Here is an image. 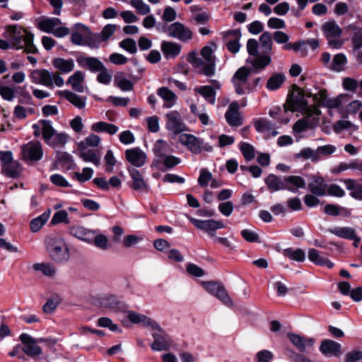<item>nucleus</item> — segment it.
Masks as SVG:
<instances>
[{
	"label": "nucleus",
	"instance_id": "1",
	"mask_svg": "<svg viewBox=\"0 0 362 362\" xmlns=\"http://www.w3.org/2000/svg\"><path fill=\"white\" fill-rule=\"evenodd\" d=\"M3 36L11 42L13 49H24L28 53L37 52V49L33 44V34L22 26L18 25L6 26Z\"/></svg>",
	"mask_w": 362,
	"mask_h": 362
},
{
	"label": "nucleus",
	"instance_id": "2",
	"mask_svg": "<svg viewBox=\"0 0 362 362\" xmlns=\"http://www.w3.org/2000/svg\"><path fill=\"white\" fill-rule=\"evenodd\" d=\"M211 47L204 46L201 50L202 58L197 56L196 52H191L188 56V62L198 72L206 76H211L215 73V57Z\"/></svg>",
	"mask_w": 362,
	"mask_h": 362
},
{
	"label": "nucleus",
	"instance_id": "3",
	"mask_svg": "<svg viewBox=\"0 0 362 362\" xmlns=\"http://www.w3.org/2000/svg\"><path fill=\"white\" fill-rule=\"evenodd\" d=\"M46 250L49 258L56 263L62 264L70 258L69 247L59 235H50L46 239Z\"/></svg>",
	"mask_w": 362,
	"mask_h": 362
},
{
	"label": "nucleus",
	"instance_id": "4",
	"mask_svg": "<svg viewBox=\"0 0 362 362\" xmlns=\"http://www.w3.org/2000/svg\"><path fill=\"white\" fill-rule=\"evenodd\" d=\"M314 94L311 93L310 90L301 89L298 86H295L285 104L286 111L289 110L291 112H300L301 113H305V112L316 105H308V102L305 100L307 98H313Z\"/></svg>",
	"mask_w": 362,
	"mask_h": 362
},
{
	"label": "nucleus",
	"instance_id": "5",
	"mask_svg": "<svg viewBox=\"0 0 362 362\" xmlns=\"http://www.w3.org/2000/svg\"><path fill=\"white\" fill-rule=\"evenodd\" d=\"M30 78L33 83L41 84L50 89L63 86L64 81L58 73H51L47 69H35L31 71Z\"/></svg>",
	"mask_w": 362,
	"mask_h": 362
},
{
	"label": "nucleus",
	"instance_id": "6",
	"mask_svg": "<svg viewBox=\"0 0 362 362\" xmlns=\"http://www.w3.org/2000/svg\"><path fill=\"white\" fill-rule=\"evenodd\" d=\"M302 114L303 118L296 121L293 126L295 134H301L309 129H313L319 122L321 111L317 106H313L305 113Z\"/></svg>",
	"mask_w": 362,
	"mask_h": 362
},
{
	"label": "nucleus",
	"instance_id": "7",
	"mask_svg": "<svg viewBox=\"0 0 362 362\" xmlns=\"http://www.w3.org/2000/svg\"><path fill=\"white\" fill-rule=\"evenodd\" d=\"M350 100L348 94H339L335 98H329L327 91L325 89L320 90L317 93L313 95L315 103L329 109H338L341 107Z\"/></svg>",
	"mask_w": 362,
	"mask_h": 362
},
{
	"label": "nucleus",
	"instance_id": "8",
	"mask_svg": "<svg viewBox=\"0 0 362 362\" xmlns=\"http://www.w3.org/2000/svg\"><path fill=\"white\" fill-rule=\"evenodd\" d=\"M0 161L2 174L10 178H18L21 175L23 168L19 162L13 160L11 151H0Z\"/></svg>",
	"mask_w": 362,
	"mask_h": 362
},
{
	"label": "nucleus",
	"instance_id": "9",
	"mask_svg": "<svg viewBox=\"0 0 362 362\" xmlns=\"http://www.w3.org/2000/svg\"><path fill=\"white\" fill-rule=\"evenodd\" d=\"M162 31L168 36L184 42L191 40L194 35L190 28L178 21L164 25Z\"/></svg>",
	"mask_w": 362,
	"mask_h": 362
},
{
	"label": "nucleus",
	"instance_id": "10",
	"mask_svg": "<svg viewBox=\"0 0 362 362\" xmlns=\"http://www.w3.org/2000/svg\"><path fill=\"white\" fill-rule=\"evenodd\" d=\"M44 141L53 148H61L65 146L69 140V136L66 132H57L52 124L45 123Z\"/></svg>",
	"mask_w": 362,
	"mask_h": 362
},
{
	"label": "nucleus",
	"instance_id": "11",
	"mask_svg": "<svg viewBox=\"0 0 362 362\" xmlns=\"http://www.w3.org/2000/svg\"><path fill=\"white\" fill-rule=\"evenodd\" d=\"M38 28L43 32L52 33L55 37L61 38L69 34V29L64 26L57 18H49L41 20Z\"/></svg>",
	"mask_w": 362,
	"mask_h": 362
},
{
	"label": "nucleus",
	"instance_id": "12",
	"mask_svg": "<svg viewBox=\"0 0 362 362\" xmlns=\"http://www.w3.org/2000/svg\"><path fill=\"white\" fill-rule=\"evenodd\" d=\"M321 29L330 47L339 49L342 46L343 42L339 40L342 34V30L335 21L325 22L322 24Z\"/></svg>",
	"mask_w": 362,
	"mask_h": 362
},
{
	"label": "nucleus",
	"instance_id": "13",
	"mask_svg": "<svg viewBox=\"0 0 362 362\" xmlns=\"http://www.w3.org/2000/svg\"><path fill=\"white\" fill-rule=\"evenodd\" d=\"M179 141L194 154H199L203 150L208 152L212 151V146L211 145L204 144L202 139L192 134H182L179 137Z\"/></svg>",
	"mask_w": 362,
	"mask_h": 362
},
{
	"label": "nucleus",
	"instance_id": "14",
	"mask_svg": "<svg viewBox=\"0 0 362 362\" xmlns=\"http://www.w3.org/2000/svg\"><path fill=\"white\" fill-rule=\"evenodd\" d=\"M165 129L175 135L187 130V127L177 110H170L165 115Z\"/></svg>",
	"mask_w": 362,
	"mask_h": 362
},
{
	"label": "nucleus",
	"instance_id": "15",
	"mask_svg": "<svg viewBox=\"0 0 362 362\" xmlns=\"http://www.w3.org/2000/svg\"><path fill=\"white\" fill-rule=\"evenodd\" d=\"M21 148L23 158L25 160L38 161L43 156L42 145L38 141H30Z\"/></svg>",
	"mask_w": 362,
	"mask_h": 362
},
{
	"label": "nucleus",
	"instance_id": "16",
	"mask_svg": "<svg viewBox=\"0 0 362 362\" xmlns=\"http://www.w3.org/2000/svg\"><path fill=\"white\" fill-rule=\"evenodd\" d=\"M20 339L23 344V351L30 357H36L42 354L41 348L38 346V343L45 341V340L40 339H34L30 335L23 333L20 335Z\"/></svg>",
	"mask_w": 362,
	"mask_h": 362
},
{
	"label": "nucleus",
	"instance_id": "17",
	"mask_svg": "<svg viewBox=\"0 0 362 362\" xmlns=\"http://www.w3.org/2000/svg\"><path fill=\"white\" fill-rule=\"evenodd\" d=\"M190 222L197 228L207 232L211 236H214V231L225 228V224L221 220H199L194 218H189Z\"/></svg>",
	"mask_w": 362,
	"mask_h": 362
},
{
	"label": "nucleus",
	"instance_id": "18",
	"mask_svg": "<svg viewBox=\"0 0 362 362\" xmlns=\"http://www.w3.org/2000/svg\"><path fill=\"white\" fill-rule=\"evenodd\" d=\"M156 332L152 334L154 339L153 342L151 344V347L153 351H163L167 350L170 346V339L169 336L161 329L152 327Z\"/></svg>",
	"mask_w": 362,
	"mask_h": 362
},
{
	"label": "nucleus",
	"instance_id": "19",
	"mask_svg": "<svg viewBox=\"0 0 362 362\" xmlns=\"http://www.w3.org/2000/svg\"><path fill=\"white\" fill-rule=\"evenodd\" d=\"M125 158L133 166L142 167L147 160L146 153L139 147H134L125 151Z\"/></svg>",
	"mask_w": 362,
	"mask_h": 362
},
{
	"label": "nucleus",
	"instance_id": "20",
	"mask_svg": "<svg viewBox=\"0 0 362 362\" xmlns=\"http://www.w3.org/2000/svg\"><path fill=\"white\" fill-rule=\"evenodd\" d=\"M288 338L291 342L301 352H307L315 344V339L305 338L294 333H288Z\"/></svg>",
	"mask_w": 362,
	"mask_h": 362
},
{
	"label": "nucleus",
	"instance_id": "21",
	"mask_svg": "<svg viewBox=\"0 0 362 362\" xmlns=\"http://www.w3.org/2000/svg\"><path fill=\"white\" fill-rule=\"evenodd\" d=\"M69 233L78 240L88 243H92L94 238V230L82 226H73L69 228Z\"/></svg>",
	"mask_w": 362,
	"mask_h": 362
},
{
	"label": "nucleus",
	"instance_id": "22",
	"mask_svg": "<svg viewBox=\"0 0 362 362\" xmlns=\"http://www.w3.org/2000/svg\"><path fill=\"white\" fill-rule=\"evenodd\" d=\"M239 105L237 102L230 104L225 114L228 124L231 127H239L242 124V119L238 112Z\"/></svg>",
	"mask_w": 362,
	"mask_h": 362
},
{
	"label": "nucleus",
	"instance_id": "23",
	"mask_svg": "<svg viewBox=\"0 0 362 362\" xmlns=\"http://www.w3.org/2000/svg\"><path fill=\"white\" fill-rule=\"evenodd\" d=\"M327 187L324 178L320 176H313L308 184L309 190L316 196L327 195Z\"/></svg>",
	"mask_w": 362,
	"mask_h": 362
},
{
	"label": "nucleus",
	"instance_id": "24",
	"mask_svg": "<svg viewBox=\"0 0 362 362\" xmlns=\"http://www.w3.org/2000/svg\"><path fill=\"white\" fill-rule=\"evenodd\" d=\"M76 30L71 35V41L76 45H85L86 37L90 34V29L83 24L76 23L75 25Z\"/></svg>",
	"mask_w": 362,
	"mask_h": 362
},
{
	"label": "nucleus",
	"instance_id": "25",
	"mask_svg": "<svg viewBox=\"0 0 362 362\" xmlns=\"http://www.w3.org/2000/svg\"><path fill=\"white\" fill-rule=\"evenodd\" d=\"M158 95L163 100L164 108H171L177 103V96L167 87H161L157 90Z\"/></svg>",
	"mask_w": 362,
	"mask_h": 362
},
{
	"label": "nucleus",
	"instance_id": "26",
	"mask_svg": "<svg viewBox=\"0 0 362 362\" xmlns=\"http://www.w3.org/2000/svg\"><path fill=\"white\" fill-rule=\"evenodd\" d=\"M320 351L326 356H338L341 354V345L330 339H325L322 341Z\"/></svg>",
	"mask_w": 362,
	"mask_h": 362
},
{
	"label": "nucleus",
	"instance_id": "27",
	"mask_svg": "<svg viewBox=\"0 0 362 362\" xmlns=\"http://www.w3.org/2000/svg\"><path fill=\"white\" fill-rule=\"evenodd\" d=\"M77 62L80 66L87 68L92 72H98L104 66L103 64L95 57H80L77 58Z\"/></svg>",
	"mask_w": 362,
	"mask_h": 362
},
{
	"label": "nucleus",
	"instance_id": "28",
	"mask_svg": "<svg viewBox=\"0 0 362 362\" xmlns=\"http://www.w3.org/2000/svg\"><path fill=\"white\" fill-rule=\"evenodd\" d=\"M160 48L164 57L170 59L175 58L180 53L182 46L177 42L163 41Z\"/></svg>",
	"mask_w": 362,
	"mask_h": 362
},
{
	"label": "nucleus",
	"instance_id": "29",
	"mask_svg": "<svg viewBox=\"0 0 362 362\" xmlns=\"http://www.w3.org/2000/svg\"><path fill=\"white\" fill-rule=\"evenodd\" d=\"M57 94L66 98L70 103L78 109H82L86 107V98L85 97L79 96L69 90H59Z\"/></svg>",
	"mask_w": 362,
	"mask_h": 362
},
{
	"label": "nucleus",
	"instance_id": "30",
	"mask_svg": "<svg viewBox=\"0 0 362 362\" xmlns=\"http://www.w3.org/2000/svg\"><path fill=\"white\" fill-rule=\"evenodd\" d=\"M53 66L61 74H68L72 71L75 64L73 59L55 58L52 62Z\"/></svg>",
	"mask_w": 362,
	"mask_h": 362
},
{
	"label": "nucleus",
	"instance_id": "31",
	"mask_svg": "<svg viewBox=\"0 0 362 362\" xmlns=\"http://www.w3.org/2000/svg\"><path fill=\"white\" fill-rule=\"evenodd\" d=\"M127 317L132 323L143 324L145 326H150L151 327L159 328V325L154 320L136 312L129 311L127 313Z\"/></svg>",
	"mask_w": 362,
	"mask_h": 362
},
{
	"label": "nucleus",
	"instance_id": "32",
	"mask_svg": "<svg viewBox=\"0 0 362 362\" xmlns=\"http://www.w3.org/2000/svg\"><path fill=\"white\" fill-rule=\"evenodd\" d=\"M85 80V74L81 71H76L68 78L66 83L70 85L73 90L78 93L84 90L83 83Z\"/></svg>",
	"mask_w": 362,
	"mask_h": 362
},
{
	"label": "nucleus",
	"instance_id": "33",
	"mask_svg": "<svg viewBox=\"0 0 362 362\" xmlns=\"http://www.w3.org/2000/svg\"><path fill=\"white\" fill-rule=\"evenodd\" d=\"M286 189L296 193L299 188H303L305 186V181L300 176L291 175L284 177Z\"/></svg>",
	"mask_w": 362,
	"mask_h": 362
},
{
	"label": "nucleus",
	"instance_id": "34",
	"mask_svg": "<svg viewBox=\"0 0 362 362\" xmlns=\"http://www.w3.org/2000/svg\"><path fill=\"white\" fill-rule=\"evenodd\" d=\"M130 177L132 180L131 187L137 191H148V185L143 179L139 171L136 169L129 170Z\"/></svg>",
	"mask_w": 362,
	"mask_h": 362
},
{
	"label": "nucleus",
	"instance_id": "35",
	"mask_svg": "<svg viewBox=\"0 0 362 362\" xmlns=\"http://www.w3.org/2000/svg\"><path fill=\"white\" fill-rule=\"evenodd\" d=\"M308 257L310 262L317 265L326 266L329 269L334 267L333 262L322 256L320 252L315 249L311 248L308 250Z\"/></svg>",
	"mask_w": 362,
	"mask_h": 362
},
{
	"label": "nucleus",
	"instance_id": "36",
	"mask_svg": "<svg viewBox=\"0 0 362 362\" xmlns=\"http://www.w3.org/2000/svg\"><path fill=\"white\" fill-rule=\"evenodd\" d=\"M265 184L267 188L271 192H277L280 190L286 189V185L284 182V179L282 180L281 177L274 175L270 174L265 178Z\"/></svg>",
	"mask_w": 362,
	"mask_h": 362
},
{
	"label": "nucleus",
	"instance_id": "37",
	"mask_svg": "<svg viewBox=\"0 0 362 362\" xmlns=\"http://www.w3.org/2000/svg\"><path fill=\"white\" fill-rule=\"evenodd\" d=\"M90 130L96 133L106 132L110 135H114L118 132L119 128L111 123L98 122L91 124Z\"/></svg>",
	"mask_w": 362,
	"mask_h": 362
},
{
	"label": "nucleus",
	"instance_id": "38",
	"mask_svg": "<svg viewBox=\"0 0 362 362\" xmlns=\"http://www.w3.org/2000/svg\"><path fill=\"white\" fill-rule=\"evenodd\" d=\"M346 187L351 191L350 196L356 199L362 201V180L355 181L354 180H346L344 181Z\"/></svg>",
	"mask_w": 362,
	"mask_h": 362
},
{
	"label": "nucleus",
	"instance_id": "39",
	"mask_svg": "<svg viewBox=\"0 0 362 362\" xmlns=\"http://www.w3.org/2000/svg\"><path fill=\"white\" fill-rule=\"evenodd\" d=\"M226 36H233V40H230L227 42L228 49L233 54H236L239 52L240 48V44L239 40L240 38L241 33L238 30H229L226 34Z\"/></svg>",
	"mask_w": 362,
	"mask_h": 362
},
{
	"label": "nucleus",
	"instance_id": "40",
	"mask_svg": "<svg viewBox=\"0 0 362 362\" xmlns=\"http://www.w3.org/2000/svg\"><path fill=\"white\" fill-rule=\"evenodd\" d=\"M347 64V58L343 53H339L334 56L333 59L329 66V69L336 71L341 72L346 69Z\"/></svg>",
	"mask_w": 362,
	"mask_h": 362
},
{
	"label": "nucleus",
	"instance_id": "41",
	"mask_svg": "<svg viewBox=\"0 0 362 362\" xmlns=\"http://www.w3.org/2000/svg\"><path fill=\"white\" fill-rule=\"evenodd\" d=\"M100 305L112 312H116L119 308V302L116 296L110 294L105 295L100 298Z\"/></svg>",
	"mask_w": 362,
	"mask_h": 362
},
{
	"label": "nucleus",
	"instance_id": "42",
	"mask_svg": "<svg viewBox=\"0 0 362 362\" xmlns=\"http://www.w3.org/2000/svg\"><path fill=\"white\" fill-rule=\"evenodd\" d=\"M328 231L339 238L349 240L354 238L356 234L355 230L351 227H334Z\"/></svg>",
	"mask_w": 362,
	"mask_h": 362
},
{
	"label": "nucleus",
	"instance_id": "43",
	"mask_svg": "<svg viewBox=\"0 0 362 362\" xmlns=\"http://www.w3.org/2000/svg\"><path fill=\"white\" fill-rule=\"evenodd\" d=\"M208 103L214 105L216 103V91L210 86H202L194 88Z\"/></svg>",
	"mask_w": 362,
	"mask_h": 362
},
{
	"label": "nucleus",
	"instance_id": "44",
	"mask_svg": "<svg viewBox=\"0 0 362 362\" xmlns=\"http://www.w3.org/2000/svg\"><path fill=\"white\" fill-rule=\"evenodd\" d=\"M101 142V139L99 136L95 134H90L83 140L77 144L78 149H87L88 147L95 148L98 147Z\"/></svg>",
	"mask_w": 362,
	"mask_h": 362
},
{
	"label": "nucleus",
	"instance_id": "45",
	"mask_svg": "<svg viewBox=\"0 0 362 362\" xmlns=\"http://www.w3.org/2000/svg\"><path fill=\"white\" fill-rule=\"evenodd\" d=\"M180 162L181 160L179 158L174 156L166 155L162 158L156 160L153 163L158 169L164 170L160 165L163 164L166 168L170 169L178 165Z\"/></svg>",
	"mask_w": 362,
	"mask_h": 362
},
{
	"label": "nucleus",
	"instance_id": "46",
	"mask_svg": "<svg viewBox=\"0 0 362 362\" xmlns=\"http://www.w3.org/2000/svg\"><path fill=\"white\" fill-rule=\"evenodd\" d=\"M79 151V157L85 162H90L95 165L98 166L100 164V158L95 151L92 149H78Z\"/></svg>",
	"mask_w": 362,
	"mask_h": 362
},
{
	"label": "nucleus",
	"instance_id": "47",
	"mask_svg": "<svg viewBox=\"0 0 362 362\" xmlns=\"http://www.w3.org/2000/svg\"><path fill=\"white\" fill-rule=\"evenodd\" d=\"M114 83L115 85L122 91H130L134 88L133 83L125 78L122 73L117 74L115 76Z\"/></svg>",
	"mask_w": 362,
	"mask_h": 362
},
{
	"label": "nucleus",
	"instance_id": "48",
	"mask_svg": "<svg viewBox=\"0 0 362 362\" xmlns=\"http://www.w3.org/2000/svg\"><path fill=\"white\" fill-rule=\"evenodd\" d=\"M170 146L167 141L159 139L153 146V152L157 156V159L162 158L169 152Z\"/></svg>",
	"mask_w": 362,
	"mask_h": 362
},
{
	"label": "nucleus",
	"instance_id": "49",
	"mask_svg": "<svg viewBox=\"0 0 362 362\" xmlns=\"http://www.w3.org/2000/svg\"><path fill=\"white\" fill-rule=\"evenodd\" d=\"M247 62L250 63L255 69H262L270 64L271 58L267 55H261L255 59L248 58Z\"/></svg>",
	"mask_w": 362,
	"mask_h": 362
},
{
	"label": "nucleus",
	"instance_id": "50",
	"mask_svg": "<svg viewBox=\"0 0 362 362\" xmlns=\"http://www.w3.org/2000/svg\"><path fill=\"white\" fill-rule=\"evenodd\" d=\"M285 81V76L281 74L272 75L267 81V88L270 90H277Z\"/></svg>",
	"mask_w": 362,
	"mask_h": 362
},
{
	"label": "nucleus",
	"instance_id": "51",
	"mask_svg": "<svg viewBox=\"0 0 362 362\" xmlns=\"http://www.w3.org/2000/svg\"><path fill=\"white\" fill-rule=\"evenodd\" d=\"M254 126L258 132H270L273 129V124L264 118H259L255 121Z\"/></svg>",
	"mask_w": 362,
	"mask_h": 362
},
{
	"label": "nucleus",
	"instance_id": "52",
	"mask_svg": "<svg viewBox=\"0 0 362 362\" xmlns=\"http://www.w3.org/2000/svg\"><path fill=\"white\" fill-rule=\"evenodd\" d=\"M326 214L332 216H339L344 214L345 216H349L351 212L349 210L334 204H327L325 206Z\"/></svg>",
	"mask_w": 362,
	"mask_h": 362
},
{
	"label": "nucleus",
	"instance_id": "53",
	"mask_svg": "<svg viewBox=\"0 0 362 362\" xmlns=\"http://www.w3.org/2000/svg\"><path fill=\"white\" fill-rule=\"evenodd\" d=\"M284 255L297 262H303L305 259V252L302 249H286L284 250Z\"/></svg>",
	"mask_w": 362,
	"mask_h": 362
},
{
	"label": "nucleus",
	"instance_id": "54",
	"mask_svg": "<svg viewBox=\"0 0 362 362\" xmlns=\"http://www.w3.org/2000/svg\"><path fill=\"white\" fill-rule=\"evenodd\" d=\"M95 247L101 250H107L108 248V238L103 234H100L98 230H94V238L93 243Z\"/></svg>",
	"mask_w": 362,
	"mask_h": 362
},
{
	"label": "nucleus",
	"instance_id": "55",
	"mask_svg": "<svg viewBox=\"0 0 362 362\" xmlns=\"http://www.w3.org/2000/svg\"><path fill=\"white\" fill-rule=\"evenodd\" d=\"M240 150L247 161L252 160L255 156L254 147L248 143H240Z\"/></svg>",
	"mask_w": 362,
	"mask_h": 362
},
{
	"label": "nucleus",
	"instance_id": "56",
	"mask_svg": "<svg viewBox=\"0 0 362 362\" xmlns=\"http://www.w3.org/2000/svg\"><path fill=\"white\" fill-rule=\"evenodd\" d=\"M33 269L35 271H40L45 275L48 276H53L56 274V269L50 264L36 263L33 264Z\"/></svg>",
	"mask_w": 362,
	"mask_h": 362
},
{
	"label": "nucleus",
	"instance_id": "57",
	"mask_svg": "<svg viewBox=\"0 0 362 362\" xmlns=\"http://www.w3.org/2000/svg\"><path fill=\"white\" fill-rule=\"evenodd\" d=\"M261 47L263 48L266 52L271 51L272 49L273 42L272 35L269 32L263 33L259 39Z\"/></svg>",
	"mask_w": 362,
	"mask_h": 362
},
{
	"label": "nucleus",
	"instance_id": "58",
	"mask_svg": "<svg viewBox=\"0 0 362 362\" xmlns=\"http://www.w3.org/2000/svg\"><path fill=\"white\" fill-rule=\"evenodd\" d=\"M130 4L141 15H146L151 12L150 6L144 3L143 0H131Z\"/></svg>",
	"mask_w": 362,
	"mask_h": 362
},
{
	"label": "nucleus",
	"instance_id": "59",
	"mask_svg": "<svg viewBox=\"0 0 362 362\" xmlns=\"http://www.w3.org/2000/svg\"><path fill=\"white\" fill-rule=\"evenodd\" d=\"M48 216L47 214H43L33 219L30 223V230L34 233L37 232L47 222Z\"/></svg>",
	"mask_w": 362,
	"mask_h": 362
},
{
	"label": "nucleus",
	"instance_id": "60",
	"mask_svg": "<svg viewBox=\"0 0 362 362\" xmlns=\"http://www.w3.org/2000/svg\"><path fill=\"white\" fill-rule=\"evenodd\" d=\"M250 73V70L248 68L243 66L235 72L233 78V81L245 84Z\"/></svg>",
	"mask_w": 362,
	"mask_h": 362
},
{
	"label": "nucleus",
	"instance_id": "61",
	"mask_svg": "<svg viewBox=\"0 0 362 362\" xmlns=\"http://www.w3.org/2000/svg\"><path fill=\"white\" fill-rule=\"evenodd\" d=\"M105 163V171L107 173H112L114 167L116 165L117 160L114 156L112 150H107L104 157Z\"/></svg>",
	"mask_w": 362,
	"mask_h": 362
},
{
	"label": "nucleus",
	"instance_id": "62",
	"mask_svg": "<svg viewBox=\"0 0 362 362\" xmlns=\"http://www.w3.org/2000/svg\"><path fill=\"white\" fill-rule=\"evenodd\" d=\"M119 27L115 24L106 25L100 32L98 33L103 42H106L115 33L117 28Z\"/></svg>",
	"mask_w": 362,
	"mask_h": 362
},
{
	"label": "nucleus",
	"instance_id": "63",
	"mask_svg": "<svg viewBox=\"0 0 362 362\" xmlns=\"http://www.w3.org/2000/svg\"><path fill=\"white\" fill-rule=\"evenodd\" d=\"M86 44L91 48H98L99 45L103 42L98 33L93 34L90 31V34L87 35L85 40Z\"/></svg>",
	"mask_w": 362,
	"mask_h": 362
},
{
	"label": "nucleus",
	"instance_id": "64",
	"mask_svg": "<svg viewBox=\"0 0 362 362\" xmlns=\"http://www.w3.org/2000/svg\"><path fill=\"white\" fill-rule=\"evenodd\" d=\"M119 47L131 54H134L137 51L136 44L134 40L126 38L119 42Z\"/></svg>",
	"mask_w": 362,
	"mask_h": 362
}]
</instances>
